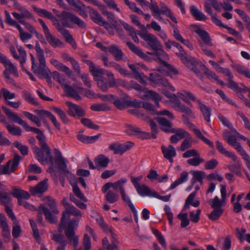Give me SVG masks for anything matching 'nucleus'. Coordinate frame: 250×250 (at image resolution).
Masks as SVG:
<instances>
[{"instance_id": "17", "label": "nucleus", "mask_w": 250, "mask_h": 250, "mask_svg": "<svg viewBox=\"0 0 250 250\" xmlns=\"http://www.w3.org/2000/svg\"><path fill=\"white\" fill-rule=\"evenodd\" d=\"M66 104L68 106V114L69 115L75 117L76 115L79 117H83L85 115L84 111L79 105L67 101Z\"/></svg>"}, {"instance_id": "25", "label": "nucleus", "mask_w": 250, "mask_h": 250, "mask_svg": "<svg viewBox=\"0 0 250 250\" xmlns=\"http://www.w3.org/2000/svg\"><path fill=\"white\" fill-rule=\"evenodd\" d=\"M201 69L204 71L205 74L207 75V78L209 79H213L214 80L217 82L218 83L220 84L221 86H224L225 83L224 82L219 79L218 77L216 74L211 70L208 69L206 65L203 64L200 65Z\"/></svg>"}, {"instance_id": "46", "label": "nucleus", "mask_w": 250, "mask_h": 250, "mask_svg": "<svg viewBox=\"0 0 250 250\" xmlns=\"http://www.w3.org/2000/svg\"><path fill=\"white\" fill-rule=\"evenodd\" d=\"M160 13L169 18L171 21L175 23L178 22L176 17L174 16L171 10L167 5L166 6L160 9Z\"/></svg>"}, {"instance_id": "27", "label": "nucleus", "mask_w": 250, "mask_h": 250, "mask_svg": "<svg viewBox=\"0 0 250 250\" xmlns=\"http://www.w3.org/2000/svg\"><path fill=\"white\" fill-rule=\"evenodd\" d=\"M39 211H42L45 217V219L52 224L57 223V217L52 215L50 209L46 208L43 205H41L39 207Z\"/></svg>"}, {"instance_id": "12", "label": "nucleus", "mask_w": 250, "mask_h": 250, "mask_svg": "<svg viewBox=\"0 0 250 250\" xmlns=\"http://www.w3.org/2000/svg\"><path fill=\"white\" fill-rule=\"evenodd\" d=\"M53 24L57 31L64 38L65 41L71 44L73 48H76L77 46L76 43L69 31L64 28L65 26L62 23L61 24L59 21L54 22Z\"/></svg>"}, {"instance_id": "3", "label": "nucleus", "mask_w": 250, "mask_h": 250, "mask_svg": "<svg viewBox=\"0 0 250 250\" xmlns=\"http://www.w3.org/2000/svg\"><path fill=\"white\" fill-rule=\"evenodd\" d=\"M52 11L58 18L62 20V24L64 26H66V27H72L68 21L77 25L81 28H85L86 26L85 23L82 20L71 12L63 11L62 12L60 13L58 10L55 9H53Z\"/></svg>"}, {"instance_id": "21", "label": "nucleus", "mask_w": 250, "mask_h": 250, "mask_svg": "<svg viewBox=\"0 0 250 250\" xmlns=\"http://www.w3.org/2000/svg\"><path fill=\"white\" fill-rule=\"evenodd\" d=\"M48 179L45 178L40 182L36 186L31 187L29 191L32 195H36L39 193H42L47 190Z\"/></svg>"}, {"instance_id": "30", "label": "nucleus", "mask_w": 250, "mask_h": 250, "mask_svg": "<svg viewBox=\"0 0 250 250\" xmlns=\"http://www.w3.org/2000/svg\"><path fill=\"white\" fill-rule=\"evenodd\" d=\"M128 66L132 71V73L134 78L138 80L140 83H145L146 81L144 79L145 75L143 73H140L139 72V68L137 67L133 64L128 63Z\"/></svg>"}, {"instance_id": "8", "label": "nucleus", "mask_w": 250, "mask_h": 250, "mask_svg": "<svg viewBox=\"0 0 250 250\" xmlns=\"http://www.w3.org/2000/svg\"><path fill=\"white\" fill-rule=\"evenodd\" d=\"M211 6L216 11H221L220 6L226 11L232 10L233 7L231 4L227 2H218L217 0H206L204 2V9L208 14H212V9Z\"/></svg>"}, {"instance_id": "18", "label": "nucleus", "mask_w": 250, "mask_h": 250, "mask_svg": "<svg viewBox=\"0 0 250 250\" xmlns=\"http://www.w3.org/2000/svg\"><path fill=\"white\" fill-rule=\"evenodd\" d=\"M172 131L174 132H170V133H175V134L172 135L170 137V140L171 143L177 144L180 140L185 137L190 138V134L182 128H173Z\"/></svg>"}, {"instance_id": "55", "label": "nucleus", "mask_w": 250, "mask_h": 250, "mask_svg": "<svg viewBox=\"0 0 250 250\" xmlns=\"http://www.w3.org/2000/svg\"><path fill=\"white\" fill-rule=\"evenodd\" d=\"M52 109L59 116L60 119L64 124H67L69 122L67 118L66 114L60 108L57 107H53Z\"/></svg>"}, {"instance_id": "61", "label": "nucleus", "mask_w": 250, "mask_h": 250, "mask_svg": "<svg viewBox=\"0 0 250 250\" xmlns=\"http://www.w3.org/2000/svg\"><path fill=\"white\" fill-rule=\"evenodd\" d=\"M6 127L8 132L13 135L20 136L21 134V130L19 127H16L15 125H8Z\"/></svg>"}, {"instance_id": "56", "label": "nucleus", "mask_w": 250, "mask_h": 250, "mask_svg": "<svg viewBox=\"0 0 250 250\" xmlns=\"http://www.w3.org/2000/svg\"><path fill=\"white\" fill-rule=\"evenodd\" d=\"M204 162V159L200 157V154H199L198 156H196L193 158H190L187 160L188 164L194 167L198 166Z\"/></svg>"}, {"instance_id": "47", "label": "nucleus", "mask_w": 250, "mask_h": 250, "mask_svg": "<svg viewBox=\"0 0 250 250\" xmlns=\"http://www.w3.org/2000/svg\"><path fill=\"white\" fill-rule=\"evenodd\" d=\"M18 51L20 54V62L22 70H24V63L26 61L27 55L24 49L22 46H17Z\"/></svg>"}, {"instance_id": "31", "label": "nucleus", "mask_w": 250, "mask_h": 250, "mask_svg": "<svg viewBox=\"0 0 250 250\" xmlns=\"http://www.w3.org/2000/svg\"><path fill=\"white\" fill-rule=\"evenodd\" d=\"M109 162V158L103 154L99 155L95 159V163L97 168L99 167L105 168Z\"/></svg>"}, {"instance_id": "20", "label": "nucleus", "mask_w": 250, "mask_h": 250, "mask_svg": "<svg viewBox=\"0 0 250 250\" xmlns=\"http://www.w3.org/2000/svg\"><path fill=\"white\" fill-rule=\"evenodd\" d=\"M89 13L91 20L96 24L102 26L107 24V21L104 20L101 15L95 10L90 6H88Z\"/></svg>"}, {"instance_id": "5", "label": "nucleus", "mask_w": 250, "mask_h": 250, "mask_svg": "<svg viewBox=\"0 0 250 250\" xmlns=\"http://www.w3.org/2000/svg\"><path fill=\"white\" fill-rule=\"evenodd\" d=\"M1 108L9 119L22 126L26 131H32L37 134H41L42 132L39 128L29 126L26 122L21 119L17 113L12 112L10 109L6 108L4 106H2Z\"/></svg>"}, {"instance_id": "51", "label": "nucleus", "mask_w": 250, "mask_h": 250, "mask_svg": "<svg viewBox=\"0 0 250 250\" xmlns=\"http://www.w3.org/2000/svg\"><path fill=\"white\" fill-rule=\"evenodd\" d=\"M22 96L23 98L28 103H31L35 105H38L39 103L37 102L35 99L32 96V95L26 90H23L22 92Z\"/></svg>"}, {"instance_id": "36", "label": "nucleus", "mask_w": 250, "mask_h": 250, "mask_svg": "<svg viewBox=\"0 0 250 250\" xmlns=\"http://www.w3.org/2000/svg\"><path fill=\"white\" fill-rule=\"evenodd\" d=\"M11 194L14 197L17 199L23 198L24 199H28L30 196L28 192L17 188H14Z\"/></svg>"}, {"instance_id": "34", "label": "nucleus", "mask_w": 250, "mask_h": 250, "mask_svg": "<svg viewBox=\"0 0 250 250\" xmlns=\"http://www.w3.org/2000/svg\"><path fill=\"white\" fill-rule=\"evenodd\" d=\"M216 148L218 151L222 154L231 158L233 161H236V156L231 152L227 150L223 146L222 144L219 141L216 142Z\"/></svg>"}, {"instance_id": "44", "label": "nucleus", "mask_w": 250, "mask_h": 250, "mask_svg": "<svg viewBox=\"0 0 250 250\" xmlns=\"http://www.w3.org/2000/svg\"><path fill=\"white\" fill-rule=\"evenodd\" d=\"M188 176V173L187 172H183L181 174L180 177L176 180L173 183H172L170 187L169 188V190H172L175 188L176 187H177L180 184L183 183L185 181H186L187 179Z\"/></svg>"}, {"instance_id": "37", "label": "nucleus", "mask_w": 250, "mask_h": 250, "mask_svg": "<svg viewBox=\"0 0 250 250\" xmlns=\"http://www.w3.org/2000/svg\"><path fill=\"white\" fill-rule=\"evenodd\" d=\"M42 154V161H38L41 163L43 164L46 162L47 164H51L52 165L54 164V159L53 156L51 155V149L49 148V153L48 154L47 151L44 150L41 148Z\"/></svg>"}, {"instance_id": "50", "label": "nucleus", "mask_w": 250, "mask_h": 250, "mask_svg": "<svg viewBox=\"0 0 250 250\" xmlns=\"http://www.w3.org/2000/svg\"><path fill=\"white\" fill-rule=\"evenodd\" d=\"M37 138L39 142V145L41 148L43 149L44 150L47 151L48 154L49 153V146L47 145L45 141V136L42 132L41 134H39L37 136Z\"/></svg>"}, {"instance_id": "24", "label": "nucleus", "mask_w": 250, "mask_h": 250, "mask_svg": "<svg viewBox=\"0 0 250 250\" xmlns=\"http://www.w3.org/2000/svg\"><path fill=\"white\" fill-rule=\"evenodd\" d=\"M126 45L132 52L141 58L147 61H149L150 60V58L149 56L145 54L142 51V49L137 47L131 42H126Z\"/></svg>"}, {"instance_id": "54", "label": "nucleus", "mask_w": 250, "mask_h": 250, "mask_svg": "<svg viewBox=\"0 0 250 250\" xmlns=\"http://www.w3.org/2000/svg\"><path fill=\"white\" fill-rule=\"evenodd\" d=\"M190 172L193 175V179L191 180V182L193 184L196 180L199 182H203V179L205 175V173L201 171H191Z\"/></svg>"}, {"instance_id": "23", "label": "nucleus", "mask_w": 250, "mask_h": 250, "mask_svg": "<svg viewBox=\"0 0 250 250\" xmlns=\"http://www.w3.org/2000/svg\"><path fill=\"white\" fill-rule=\"evenodd\" d=\"M157 121L160 125V128L161 130L167 133L174 132L172 131L173 128L172 127V123L166 118L164 117H159L157 118Z\"/></svg>"}, {"instance_id": "4", "label": "nucleus", "mask_w": 250, "mask_h": 250, "mask_svg": "<svg viewBox=\"0 0 250 250\" xmlns=\"http://www.w3.org/2000/svg\"><path fill=\"white\" fill-rule=\"evenodd\" d=\"M52 76L53 79L61 85L68 97H71L76 101L82 100L81 96L78 94L76 89L65 83L64 76L57 71L53 72Z\"/></svg>"}, {"instance_id": "64", "label": "nucleus", "mask_w": 250, "mask_h": 250, "mask_svg": "<svg viewBox=\"0 0 250 250\" xmlns=\"http://www.w3.org/2000/svg\"><path fill=\"white\" fill-rule=\"evenodd\" d=\"M111 67H113L116 70L119 72L121 74L125 76H127L129 75V73L128 72L127 70L123 68L121 65L118 64L115 62H112V64Z\"/></svg>"}, {"instance_id": "49", "label": "nucleus", "mask_w": 250, "mask_h": 250, "mask_svg": "<svg viewBox=\"0 0 250 250\" xmlns=\"http://www.w3.org/2000/svg\"><path fill=\"white\" fill-rule=\"evenodd\" d=\"M37 138L39 142V145L41 148L43 149L44 150L47 151L48 154L49 153V146L47 145L45 141V136L42 132L41 134H39L37 136Z\"/></svg>"}, {"instance_id": "16", "label": "nucleus", "mask_w": 250, "mask_h": 250, "mask_svg": "<svg viewBox=\"0 0 250 250\" xmlns=\"http://www.w3.org/2000/svg\"><path fill=\"white\" fill-rule=\"evenodd\" d=\"M125 128V132L129 135H136L138 138L142 139H148L150 137L149 133L142 131L137 126L126 124Z\"/></svg>"}, {"instance_id": "38", "label": "nucleus", "mask_w": 250, "mask_h": 250, "mask_svg": "<svg viewBox=\"0 0 250 250\" xmlns=\"http://www.w3.org/2000/svg\"><path fill=\"white\" fill-rule=\"evenodd\" d=\"M14 6L19 11L21 12V15L23 18H26L32 20L34 19L32 14L28 10L21 6L18 3V2L14 5Z\"/></svg>"}, {"instance_id": "53", "label": "nucleus", "mask_w": 250, "mask_h": 250, "mask_svg": "<svg viewBox=\"0 0 250 250\" xmlns=\"http://www.w3.org/2000/svg\"><path fill=\"white\" fill-rule=\"evenodd\" d=\"M91 109L95 111H106L110 110L109 106L106 104H94L91 106Z\"/></svg>"}, {"instance_id": "1", "label": "nucleus", "mask_w": 250, "mask_h": 250, "mask_svg": "<svg viewBox=\"0 0 250 250\" xmlns=\"http://www.w3.org/2000/svg\"><path fill=\"white\" fill-rule=\"evenodd\" d=\"M137 34L145 42H147L149 47L154 53L147 52L149 55H155L159 58L167 56V54L162 48V45L158 39L153 34L145 30L144 32H139Z\"/></svg>"}, {"instance_id": "45", "label": "nucleus", "mask_w": 250, "mask_h": 250, "mask_svg": "<svg viewBox=\"0 0 250 250\" xmlns=\"http://www.w3.org/2000/svg\"><path fill=\"white\" fill-rule=\"evenodd\" d=\"M226 202H223L221 199L220 200L218 196H215L213 199L208 200V204L212 208H222L225 205Z\"/></svg>"}, {"instance_id": "52", "label": "nucleus", "mask_w": 250, "mask_h": 250, "mask_svg": "<svg viewBox=\"0 0 250 250\" xmlns=\"http://www.w3.org/2000/svg\"><path fill=\"white\" fill-rule=\"evenodd\" d=\"M187 213H179L177 215V218L181 221V227L183 228H186L189 224V220L188 218Z\"/></svg>"}, {"instance_id": "29", "label": "nucleus", "mask_w": 250, "mask_h": 250, "mask_svg": "<svg viewBox=\"0 0 250 250\" xmlns=\"http://www.w3.org/2000/svg\"><path fill=\"white\" fill-rule=\"evenodd\" d=\"M52 240L60 244L57 247V250H65V247L67 244V241L64 236L61 234L54 233L52 236Z\"/></svg>"}, {"instance_id": "22", "label": "nucleus", "mask_w": 250, "mask_h": 250, "mask_svg": "<svg viewBox=\"0 0 250 250\" xmlns=\"http://www.w3.org/2000/svg\"><path fill=\"white\" fill-rule=\"evenodd\" d=\"M162 152L164 157L168 160L170 163H173V157L176 155V152L175 148L172 145H168L167 147L162 146H161Z\"/></svg>"}, {"instance_id": "58", "label": "nucleus", "mask_w": 250, "mask_h": 250, "mask_svg": "<svg viewBox=\"0 0 250 250\" xmlns=\"http://www.w3.org/2000/svg\"><path fill=\"white\" fill-rule=\"evenodd\" d=\"M11 198L9 194L6 192H0V202L5 206L11 202Z\"/></svg>"}, {"instance_id": "13", "label": "nucleus", "mask_w": 250, "mask_h": 250, "mask_svg": "<svg viewBox=\"0 0 250 250\" xmlns=\"http://www.w3.org/2000/svg\"><path fill=\"white\" fill-rule=\"evenodd\" d=\"M53 24L57 31L64 38L65 41L71 44L73 48H76L77 46L76 43L69 31L64 28L65 26L62 23L61 24L59 21L54 22Z\"/></svg>"}, {"instance_id": "40", "label": "nucleus", "mask_w": 250, "mask_h": 250, "mask_svg": "<svg viewBox=\"0 0 250 250\" xmlns=\"http://www.w3.org/2000/svg\"><path fill=\"white\" fill-rule=\"evenodd\" d=\"M127 182L126 178H121L120 180L112 183V188L114 190H120V193L125 191L124 185Z\"/></svg>"}, {"instance_id": "6", "label": "nucleus", "mask_w": 250, "mask_h": 250, "mask_svg": "<svg viewBox=\"0 0 250 250\" xmlns=\"http://www.w3.org/2000/svg\"><path fill=\"white\" fill-rule=\"evenodd\" d=\"M54 153L56 156L54 160V163L55 162L57 165L59 170L65 173L66 176L67 177L70 182H71V179H73L74 182L75 176L71 173L67 169L66 160L62 157L61 152L59 149L57 148L54 149Z\"/></svg>"}, {"instance_id": "28", "label": "nucleus", "mask_w": 250, "mask_h": 250, "mask_svg": "<svg viewBox=\"0 0 250 250\" xmlns=\"http://www.w3.org/2000/svg\"><path fill=\"white\" fill-rule=\"evenodd\" d=\"M109 52L114 56L116 61H119L124 59V54L120 47L115 44H111L109 46Z\"/></svg>"}, {"instance_id": "63", "label": "nucleus", "mask_w": 250, "mask_h": 250, "mask_svg": "<svg viewBox=\"0 0 250 250\" xmlns=\"http://www.w3.org/2000/svg\"><path fill=\"white\" fill-rule=\"evenodd\" d=\"M81 121L84 126L89 128L95 130H98L99 129V126L98 125L94 124L89 119L82 118Z\"/></svg>"}, {"instance_id": "32", "label": "nucleus", "mask_w": 250, "mask_h": 250, "mask_svg": "<svg viewBox=\"0 0 250 250\" xmlns=\"http://www.w3.org/2000/svg\"><path fill=\"white\" fill-rule=\"evenodd\" d=\"M136 191L137 193L141 196H149L153 197L155 191L151 190L146 185L143 184L137 188Z\"/></svg>"}, {"instance_id": "35", "label": "nucleus", "mask_w": 250, "mask_h": 250, "mask_svg": "<svg viewBox=\"0 0 250 250\" xmlns=\"http://www.w3.org/2000/svg\"><path fill=\"white\" fill-rule=\"evenodd\" d=\"M195 32L201 38L204 43L209 46L212 45L211 39L207 32L201 29H197Z\"/></svg>"}, {"instance_id": "2", "label": "nucleus", "mask_w": 250, "mask_h": 250, "mask_svg": "<svg viewBox=\"0 0 250 250\" xmlns=\"http://www.w3.org/2000/svg\"><path fill=\"white\" fill-rule=\"evenodd\" d=\"M78 225V220L73 219L68 221L67 225H66V220H64L62 223V218H61V223L59 225L58 231L59 233L62 232V229L66 228L64 231L65 235L70 243H72L73 247L76 249L79 244V237L75 235L74 229Z\"/></svg>"}, {"instance_id": "19", "label": "nucleus", "mask_w": 250, "mask_h": 250, "mask_svg": "<svg viewBox=\"0 0 250 250\" xmlns=\"http://www.w3.org/2000/svg\"><path fill=\"white\" fill-rule=\"evenodd\" d=\"M64 208L65 210L63 211L62 213V223L64 220H67L69 218L70 215H74L75 216H81L80 211L70 204Z\"/></svg>"}, {"instance_id": "14", "label": "nucleus", "mask_w": 250, "mask_h": 250, "mask_svg": "<svg viewBox=\"0 0 250 250\" xmlns=\"http://www.w3.org/2000/svg\"><path fill=\"white\" fill-rule=\"evenodd\" d=\"M134 144L131 142H126L124 144L113 143L109 145V150L113 151L114 154L122 155L127 150L133 146Z\"/></svg>"}, {"instance_id": "48", "label": "nucleus", "mask_w": 250, "mask_h": 250, "mask_svg": "<svg viewBox=\"0 0 250 250\" xmlns=\"http://www.w3.org/2000/svg\"><path fill=\"white\" fill-rule=\"evenodd\" d=\"M152 231L154 235L156 236L159 243L165 249L167 248V243L164 237L162 234L161 232L158 229L152 228Z\"/></svg>"}, {"instance_id": "41", "label": "nucleus", "mask_w": 250, "mask_h": 250, "mask_svg": "<svg viewBox=\"0 0 250 250\" xmlns=\"http://www.w3.org/2000/svg\"><path fill=\"white\" fill-rule=\"evenodd\" d=\"M233 68L239 74L244 75L246 78L250 79V70L248 68L240 64L234 65Z\"/></svg>"}, {"instance_id": "11", "label": "nucleus", "mask_w": 250, "mask_h": 250, "mask_svg": "<svg viewBox=\"0 0 250 250\" xmlns=\"http://www.w3.org/2000/svg\"><path fill=\"white\" fill-rule=\"evenodd\" d=\"M185 94L189 97L191 101L197 103L200 109L205 118V120L208 122H210V117L211 115V108L204 104L200 100L197 99L196 97L191 92L185 91Z\"/></svg>"}, {"instance_id": "15", "label": "nucleus", "mask_w": 250, "mask_h": 250, "mask_svg": "<svg viewBox=\"0 0 250 250\" xmlns=\"http://www.w3.org/2000/svg\"><path fill=\"white\" fill-rule=\"evenodd\" d=\"M173 46L176 47L180 51L179 53H176V55L180 58L182 62L186 65H188V62H191L192 64L195 65L197 63L196 59L188 54L184 51L182 46L178 42H174Z\"/></svg>"}, {"instance_id": "42", "label": "nucleus", "mask_w": 250, "mask_h": 250, "mask_svg": "<svg viewBox=\"0 0 250 250\" xmlns=\"http://www.w3.org/2000/svg\"><path fill=\"white\" fill-rule=\"evenodd\" d=\"M71 182H70L72 186H73V191L75 194L81 200L83 201V202H87V198L84 196L83 193L81 192V190L79 188V187L76 185V181L74 182L73 179L70 180Z\"/></svg>"}, {"instance_id": "9", "label": "nucleus", "mask_w": 250, "mask_h": 250, "mask_svg": "<svg viewBox=\"0 0 250 250\" xmlns=\"http://www.w3.org/2000/svg\"><path fill=\"white\" fill-rule=\"evenodd\" d=\"M106 75L108 78V82L105 81L104 77H98L94 80L97 83L98 86L104 92L107 91L109 87H113L116 85V82L112 72H107Z\"/></svg>"}, {"instance_id": "62", "label": "nucleus", "mask_w": 250, "mask_h": 250, "mask_svg": "<svg viewBox=\"0 0 250 250\" xmlns=\"http://www.w3.org/2000/svg\"><path fill=\"white\" fill-rule=\"evenodd\" d=\"M14 146L17 148L20 151L21 153L25 156L28 154V148L27 146L22 145L21 143L18 141H16L14 143Z\"/></svg>"}, {"instance_id": "43", "label": "nucleus", "mask_w": 250, "mask_h": 250, "mask_svg": "<svg viewBox=\"0 0 250 250\" xmlns=\"http://www.w3.org/2000/svg\"><path fill=\"white\" fill-rule=\"evenodd\" d=\"M106 201L110 203L113 204L119 200V195L113 192L112 190H108L105 196Z\"/></svg>"}, {"instance_id": "26", "label": "nucleus", "mask_w": 250, "mask_h": 250, "mask_svg": "<svg viewBox=\"0 0 250 250\" xmlns=\"http://www.w3.org/2000/svg\"><path fill=\"white\" fill-rule=\"evenodd\" d=\"M45 39L48 43L53 48L62 47L63 42L59 39L53 35L51 33L45 35Z\"/></svg>"}, {"instance_id": "33", "label": "nucleus", "mask_w": 250, "mask_h": 250, "mask_svg": "<svg viewBox=\"0 0 250 250\" xmlns=\"http://www.w3.org/2000/svg\"><path fill=\"white\" fill-rule=\"evenodd\" d=\"M190 12L192 16L197 21H206L208 19V17L194 5L190 6Z\"/></svg>"}, {"instance_id": "39", "label": "nucleus", "mask_w": 250, "mask_h": 250, "mask_svg": "<svg viewBox=\"0 0 250 250\" xmlns=\"http://www.w3.org/2000/svg\"><path fill=\"white\" fill-rule=\"evenodd\" d=\"M223 212L224 209L222 208H213V210L208 216L211 221H214L219 219Z\"/></svg>"}, {"instance_id": "7", "label": "nucleus", "mask_w": 250, "mask_h": 250, "mask_svg": "<svg viewBox=\"0 0 250 250\" xmlns=\"http://www.w3.org/2000/svg\"><path fill=\"white\" fill-rule=\"evenodd\" d=\"M22 157L19 154H15L14 157L12 159L7 161L2 167H0V175H9L12 172H14L18 168L20 161Z\"/></svg>"}, {"instance_id": "10", "label": "nucleus", "mask_w": 250, "mask_h": 250, "mask_svg": "<svg viewBox=\"0 0 250 250\" xmlns=\"http://www.w3.org/2000/svg\"><path fill=\"white\" fill-rule=\"evenodd\" d=\"M182 118L184 123L193 130V132L198 138L208 145L211 148L213 149L214 148L213 143L203 135L201 131L198 129L194 124L190 122L188 118L186 115H183L182 116Z\"/></svg>"}, {"instance_id": "59", "label": "nucleus", "mask_w": 250, "mask_h": 250, "mask_svg": "<svg viewBox=\"0 0 250 250\" xmlns=\"http://www.w3.org/2000/svg\"><path fill=\"white\" fill-rule=\"evenodd\" d=\"M125 4L127 5L130 9L134 12H136L140 15H144V13L139 8L136 6L134 2H130L128 0H124Z\"/></svg>"}, {"instance_id": "60", "label": "nucleus", "mask_w": 250, "mask_h": 250, "mask_svg": "<svg viewBox=\"0 0 250 250\" xmlns=\"http://www.w3.org/2000/svg\"><path fill=\"white\" fill-rule=\"evenodd\" d=\"M162 76L157 73H151L149 74V77H148L146 76L144 77V79L148 80L149 81L155 84H157L158 82L160 80Z\"/></svg>"}, {"instance_id": "57", "label": "nucleus", "mask_w": 250, "mask_h": 250, "mask_svg": "<svg viewBox=\"0 0 250 250\" xmlns=\"http://www.w3.org/2000/svg\"><path fill=\"white\" fill-rule=\"evenodd\" d=\"M170 96L167 95V96L169 97L170 100L173 104V107L175 109L178 110L183 104L175 94L170 93Z\"/></svg>"}]
</instances>
